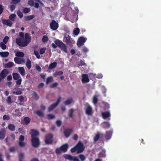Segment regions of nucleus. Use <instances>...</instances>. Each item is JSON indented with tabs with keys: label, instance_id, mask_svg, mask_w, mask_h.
<instances>
[{
	"label": "nucleus",
	"instance_id": "obj_1",
	"mask_svg": "<svg viewBox=\"0 0 161 161\" xmlns=\"http://www.w3.org/2000/svg\"><path fill=\"white\" fill-rule=\"evenodd\" d=\"M31 36L28 33H25V38H18L16 39V44L19 46L25 47L26 46L31 42Z\"/></svg>",
	"mask_w": 161,
	"mask_h": 161
},
{
	"label": "nucleus",
	"instance_id": "obj_2",
	"mask_svg": "<svg viewBox=\"0 0 161 161\" xmlns=\"http://www.w3.org/2000/svg\"><path fill=\"white\" fill-rule=\"evenodd\" d=\"M55 44L53 43L52 46L54 48H56L58 47L61 50L66 53H68L66 45L61 41L57 39L54 41Z\"/></svg>",
	"mask_w": 161,
	"mask_h": 161
},
{
	"label": "nucleus",
	"instance_id": "obj_3",
	"mask_svg": "<svg viewBox=\"0 0 161 161\" xmlns=\"http://www.w3.org/2000/svg\"><path fill=\"white\" fill-rule=\"evenodd\" d=\"M53 135L52 133H49L45 136V142L46 144H51L53 141Z\"/></svg>",
	"mask_w": 161,
	"mask_h": 161
},
{
	"label": "nucleus",
	"instance_id": "obj_4",
	"mask_svg": "<svg viewBox=\"0 0 161 161\" xmlns=\"http://www.w3.org/2000/svg\"><path fill=\"white\" fill-rule=\"evenodd\" d=\"M13 79L15 80H17L16 83L19 86L21 83L22 79L19 74L16 73H13L12 74Z\"/></svg>",
	"mask_w": 161,
	"mask_h": 161
},
{
	"label": "nucleus",
	"instance_id": "obj_5",
	"mask_svg": "<svg viewBox=\"0 0 161 161\" xmlns=\"http://www.w3.org/2000/svg\"><path fill=\"white\" fill-rule=\"evenodd\" d=\"M31 142L32 146L35 148L38 147L40 144V140L38 137L31 138Z\"/></svg>",
	"mask_w": 161,
	"mask_h": 161
},
{
	"label": "nucleus",
	"instance_id": "obj_6",
	"mask_svg": "<svg viewBox=\"0 0 161 161\" xmlns=\"http://www.w3.org/2000/svg\"><path fill=\"white\" fill-rule=\"evenodd\" d=\"M75 147L77 149V153H78L82 152L85 149L83 144L80 142H79Z\"/></svg>",
	"mask_w": 161,
	"mask_h": 161
},
{
	"label": "nucleus",
	"instance_id": "obj_7",
	"mask_svg": "<svg viewBox=\"0 0 161 161\" xmlns=\"http://www.w3.org/2000/svg\"><path fill=\"white\" fill-rule=\"evenodd\" d=\"M63 157L66 159H69L71 161H80L77 156H73L70 155L64 154L63 155Z\"/></svg>",
	"mask_w": 161,
	"mask_h": 161
},
{
	"label": "nucleus",
	"instance_id": "obj_8",
	"mask_svg": "<svg viewBox=\"0 0 161 161\" xmlns=\"http://www.w3.org/2000/svg\"><path fill=\"white\" fill-rule=\"evenodd\" d=\"M61 97H59L57 101V102L54 103L53 104L51 105L48 108V111L49 112H51L52 111L54 108L56 107L58 104L60 103L61 99Z\"/></svg>",
	"mask_w": 161,
	"mask_h": 161
},
{
	"label": "nucleus",
	"instance_id": "obj_9",
	"mask_svg": "<svg viewBox=\"0 0 161 161\" xmlns=\"http://www.w3.org/2000/svg\"><path fill=\"white\" fill-rule=\"evenodd\" d=\"M9 73V71L7 69H3L0 74V81L4 79Z\"/></svg>",
	"mask_w": 161,
	"mask_h": 161
},
{
	"label": "nucleus",
	"instance_id": "obj_10",
	"mask_svg": "<svg viewBox=\"0 0 161 161\" xmlns=\"http://www.w3.org/2000/svg\"><path fill=\"white\" fill-rule=\"evenodd\" d=\"M86 38H84L83 37H80L77 41V45L78 48L84 45L85 42L86 41Z\"/></svg>",
	"mask_w": 161,
	"mask_h": 161
},
{
	"label": "nucleus",
	"instance_id": "obj_11",
	"mask_svg": "<svg viewBox=\"0 0 161 161\" xmlns=\"http://www.w3.org/2000/svg\"><path fill=\"white\" fill-rule=\"evenodd\" d=\"M59 25L55 20H52L50 23V28L53 30L55 31L57 29Z\"/></svg>",
	"mask_w": 161,
	"mask_h": 161
},
{
	"label": "nucleus",
	"instance_id": "obj_12",
	"mask_svg": "<svg viewBox=\"0 0 161 161\" xmlns=\"http://www.w3.org/2000/svg\"><path fill=\"white\" fill-rule=\"evenodd\" d=\"M86 107L85 108L86 114L88 115H91L93 114L92 107L88 104H86Z\"/></svg>",
	"mask_w": 161,
	"mask_h": 161
},
{
	"label": "nucleus",
	"instance_id": "obj_13",
	"mask_svg": "<svg viewBox=\"0 0 161 161\" xmlns=\"http://www.w3.org/2000/svg\"><path fill=\"white\" fill-rule=\"evenodd\" d=\"M24 137L23 135H20L19 138L18 145L20 147H24L26 144L24 142Z\"/></svg>",
	"mask_w": 161,
	"mask_h": 161
},
{
	"label": "nucleus",
	"instance_id": "obj_14",
	"mask_svg": "<svg viewBox=\"0 0 161 161\" xmlns=\"http://www.w3.org/2000/svg\"><path fill=\"white\" fill-rule=\"evenodd\" d=\"M30 133L31 135V138L37 137V136L39 135V133L38 130L33 129L31 130Z\"/></svg>",
	"mask_w": 161,
	"mask_h": 161
},
{
	"label": "nucleus",
	"instance_id": "obj_15",
	"mask_svg": "<svg viewBox=\"0 0 161 161\" xmlns=\"http://www.w3.org/2000/svg\"><path fill=\"white\" fill-rule=\"evenodd\" d=\"M73 131V130L71 129L67 128L65 129L64 131V134L66 138L69 137Z\"/></svg>",
	"mask_w": 161,
	"mask_h": 161
},
{
	"label": "nucleus",
	"instance_id": "obj_16",
	"mask_svg": "<svg viewBox=\"0 0 161 161\" xmlns=\"http://www.w3.org/2000/svg\"><path fill=\"white\" fill-rule=\"evenodd\" d=\"M71 39V37L68 35L67 36H64V42H66V44L69 46L71 47L72 45Z\"/></svg>",
	"mask_w": 161,
	"mask_h": 161
},
{
	"label": "nucleus",
	"instance_id": "obj_17",
	"mask_svg": "<svg viewBox=\"0 0 161 161\" xmlns=\"http://www.w3.org/2000/svg\"><path fill=\"white\" fill-rule=\"evenodd\" d=\"M113 132V130H110L109 131H106L105 137V139L107 140L110 139L111 138Z\"/></svg>",
	"mask_w": 161,
	"mask_h": 161
},
{
	"label": "nucleus",
	"instance_id": "obj_18",
	"mask_svg": "<svg viewBox=\"0 0 161 161\" xmlns=\"http://www.w3.org/2000/svg\"><path fill=\"white\" fill-rule=\"evenodd\" d=\"M82 81L83 83H85L89 82V79L87 74H83L82 75Z\"/></svg>",
	"mask_w": 161,
	"mask_h": 161
},
{
	"label": "nucleus",
	"instance_id": "obj_19",
	"mask_svg": "<svg viewBox=\"0 0 161 161\" xmlns=\"http://www.w3.org/2000/svg\"><path fill=\"white\" fill-rule=\"evenodd\" d=\"M2 22L3 25H6L9 26H11L13 24V23L9 19H3Z\"/></svg>",
	"mask_w": 161,
	"mask_h": 161
},
{
	"label": "nucleus",
	"instance_id": "obj_20",
	"mask_svg": "<svg viewBox=\"0 0 161 161\" xmlns=\"http://www.w3.org/2000/svg\"><path fill=\"white\" fill-rule=\"evenodd\" d=\"M6 131L4 128H2L0 131V139L1 140L3 139L5 137Z\"/></svg>",
	"mask_w": 161,
	"mask_h": 161
},
{
	"label": "nucleus",
	"instance_id": "obj_21",
	"mask_svg": "<svg viewBox=\"0 0 161 161\" xmlns=\"http://www.w3.org/2000/svg\"><path fill=\"white\" fill-rule=\"evenodd\" d=\"M14 60L15 63L19 64L24 63L25 60L23 59H20L19 58L15 57L14 58Z\"/></svg>",
	"mask_w": 161,
	"mask_h": 161
},
{
	"label": "nucleus",
	"instance_id": "obj_22",
	"mask_svg": "<svg viewBox=\"0 0 161 161\" xmlns=\"http://www.w3.org/2000/svg\"><path fill=\"white\" fill-rule=\"evenodd\" d=\"M19 72L22 76L25 75V71L24 67H20L18 68Z\"/></svg>",
	"mask_w": 161,
	"mask_h": 161
},
{
	"label": "nucleus",
	"instance_id": "obj_23",
	"mask_svg": "<svg viewBox=\"0 0 161 161\" xmlns=\"http://www.w3.org/2000/svg\"><path fill=\"white\" fill-rule=\"evenodd\" d=\"M102 127L105 129H108L110 128V125L109 122H104L101 124Z\"/></svg>",
	"mask_w": 161,
	"mask_h": 161
},
{
	"label": "nucleus",
	"instance_id": "obj_24",
	"mask_svg": "<svg viewBox=\"0 0 161 161\" xmlns=\"http://www.w3.org/2000/svg\"><path fill=\"white\" fill-rule=\"evenodd\" d=\"M102 115L103 118L104 119H106L110 116V114L108 112H102Z\"/></svg>",
	"mask_w": 161,
	"mask_h": 161
},
{
	"label": "nucleus",
	"instance_id": "obj_25",
	"mask_svg": "<svg viewBox=\"0 0 161 161\" xmlns=\"http://www.w3.org/2000/svg\"><path fill=\"white\" fill-rule=\"evenodd\" d=\"M60 148L63 152L65 153L67 150L68 148V146L67 144H64L61 146L60 147Z\"/></svg>",
	"mask_w": 161,
	"mask_h": 161
},
{
	"label": "nucleus",
	"instance_id": "obj_26",
	"mask_svg": "<svg viewBox=\"0 0 161 161\" xmlns=\"http://www.w3.org/2000/svg\"><path fill=\"white\" fill-rule=\"evenodd\" d=\"M57 64L56 62H54L50 64L48 67V69H52L55 68L57 66Z\"/></svg>",
	"mask_w": 161,
	"mask_h": 161
},
{
	"label": "nucleus",
	"instance_id": "obj_27",
	"mask_svg": "<svg viewBox=\"0 0 161 161\" xmlns=\"http://www.w3.org/2000/svg\"><path fill=\"white\" fill-rule=\"evenodd\" d=\"M34 17L35 16L33 15L25 16L24 18V19L25 21H27L33 19Z\"/></svg>",
	"mask_w": 161,
	"mask_h": 161
},
{
	"label": "nucleus",
	"instance_id": "obj_28",
	"mask_svg": "<svg viewBox=\"0 0 161 161\" xmlns=\"http://www.w3.org/2000/svg\"><path fill=\"white\" fill-rule=\"evenodd\" d=\"M34 113L41 117H43L44 116V114L43 112L41 110H38L35 111H34Z\"/></svg>",
	"mask_w": 161,
	"mask_h": 161
},
{
	"label": "nucleus",
	"instance_id": "obj_29",
	"mask_svg": "<svg viewBox=\"0 0 161 161\" xmlns=\"http://www.w3.org/2000/svg\"><path fill=\"white\" fill-rule=\"evenodd\" d=\"M26 66L28 69H30L31 67V62L29 59H28L26 61Z\"/></svg>",
	"mask_w": 161,
	"mask_h": 161
},
{
	"label": "nucleus",
	"instance_id": "obj_30",
	"mask_svg": "<svg viewBox=\"0 0 161 161\" xmlns=\"http://www.w3.org/2000/svg\"><path fill=\"white\" fill-rule=\"evenodd\" d=\"M9 54V53L7 51L0 52V55L3 57H7Z\"/></svg>",
	"mask_w": 161,
	"mask_h": 161
},
{
	"label": "nucleus",
	"instance_id": "obj_31",
	"mask_svg": "<svg viewBox=\"0 0 161 161\" xmlns=\"http://www.w3.org/2000/svg\"><path fill=\"white\" fill-rule=\"evenodd\" d=\"M8 129L10 130L14 131L15 130V125L11 124H9L8 125Z\"/></svg>",
	"mask_w": 161,
	"mask_h": 161
},
{
	"label": "nucleus",
	"instance_id": "obj_32",
	"mask_svg": "<svg viewBox=\"0 0 161 161\" xmlns=\"http://www.w3.org/2000/svg\"><path fill=\"white\" fill-rule=\"evenodd\" d=\"M63 74V72L62 71H57L53 73V76L55 77H57L58 75H61Z\"/></svg>",
	"mask_w": 161,
	"mask_h": 161
},
{
	"label": "nucleus",
	"instance_id": "obj_33",
	"mask_svg": "<svg viewBox=\"0 0 161 161\" xmlns=\"http://www.w3.org/2000/svg\"><path fill=\"white\" fill-rule=\"evenodd\" d=\"M73 101V99L72 98H68L66 101L64 102V104L65 105H69Z\"/></svg>",
	"mask_w": 161,
	"mask_h": 161
},
{
	"label": "nucleus",
	"instance_id": "obj_34",
	"mask_svg": "<svg viewBox=\"0 0 161 161\" xmlns=\"http://www.w3.org/2000/svg\"><path fill=\"white\" fill-rule=\"evenodd\" d=\"M22 93V92L20 89H18V90L17 92L14 91L12 92L13 94H16L17 95H20Z\"/></svg>",
	"mask_w": 161,
	"mask_h": 161
},
{
	"label": "nucleus",
	"instance_id": "obj_35",
	"mask_svg": "<svg viewBox=\"0 0 161 161\" xmlns=\"http://www.w3.org/2000/svg\"><path fill=\"white\" fill-rule=\"evenodd\" d=\"M14 65V63L12 62H9L5 64V67L6 68H11Z\"/></svg>",
	"mask_w": 161,
	"mask_h": 161
},
{
	"label": "nucleus",
	"instance_id": "obj_36",
	"mask_svg": "<svg viewBox=\"0 0 161 161\" xmlns=\"http://www.w3.org/2000/svg\"><path fill=\"white\" fill-rule=\"evenodd\" d=\"M24 55V53L21 52H18L15 54V56L17 57H23Z\"/></svg>",
	"mask_w": 161,
	"mask_h": 161
},
{
	"label": "nucleus",
	"instance_id": "obj_37",
	"mask_svg": "<svg viewBox=\"0 0 161 161\" xmlns=\"http://www.w3.org/2000/svg\"><path fill=\"white\" fill-rule=\"evenodd\" d=\"M16 15L14 14H12L10 15L9 18L10 20L12 21H14L15 20V18Z\"/></svg>",
	"mask_w": 161,
	"mask_h": 161
},
{
	"label": "nucleus",
	"instance_id": "obj_38",
	"mask_svg": "<svg viewBox=\"0 0 161 161\" xmlns=\"http://www.w3.org/2000/svg\"><path fill=\"white\" fill-rule=\"evenodd\" d=\"M53 80V78L52 76H50L47 78L46 80V83L47 84L52 82Z\"/></svg>",
	"mask_w": 161,
	"mask_h": 161
},
{
	"label": "nucleus",
	"instance_id": "obj_39",
	"mask_svg": "<svg viewBox=\"0 0 161 161\" xmlns=\"http://www.w3.org/2000/svg\"><path fill=\"white\" fill-rule=\"evenodd\" d=\"M24 120L25 124L27 125L30 121V119L28 117H25L24 119Z\"/></svg>",
	"mask_w": 161,
	"mask_h": 161
},
{
	"label": "nucleus",
	"instance_id": "obj_40",
	"mask_svg": "<svg viewBox=\"0 0 161 161\" xmlns=\"http://www.w3.org/2000/svg\"><path fill=\"white\" fill-rule=\"evenodd\" d=\"M23 11L24 13L27 14L30 12L31 9L28 8H23Z\"/></svg>",
	"mask_w": 161,
	"mask_h": 161
},
{
	"label": "nucleus",
	"instance_id": "obj_41",
	"mask_svg": "<svg viewBox=\"0 0 161 161\" xmlns=\"http://www.w3.org/2000/svg\"><path fill=\"white\" fill-rule=\"evenodd\" d=\"M47 118L48 119H54L55 118V115L51 114H49L47 115Z\"/></svg>",
	"mask_w": 161,
	"mask_h": 161
},
{
	"label": "nucleus",
	"instance_id": "obj_42",
	"mask_svg": "<svg viewBox=\"0 0 161 161\" xmlns=\"http://www.w3.org/2000/svg\"><path fill=\"white\" fill-rule=\"evenodd\" d=\"M21 0H12L10 3L11 4L16 5L17 3L20 2Z\"/></svg>",
	"mask_w": 161,
	"mask_h": 161
},
{
	"label": "nucleus",
	"instance_id": "obj_43",
	"mask_svg": "<svg viewBox=\"0 0 161 161\" xmlns=\"http://www.w3.org/2000/svg\"><path fill=\"white\" fill-rule=\"evenodd\" d=\"M48 40V38L47 36H44L42 38V42H46Z\"/></svg>",
	"mask_w": 161,
	"mask_h": 161
},
{
	"label": "nucleus",
	"instance_id": "obj_44",
	"mask_svg": "<svg viewBox=\"0 0 161 161\" xmlns=\"http://www.w3.org/2000/svg\"><path fill=\"white\" fill-rule=\"evenodd\" d=\"M19 161H22L24 157V154L23 153H21L19 155Z\"/></svg>",
	"mask_w": 161,
	"mask_h": 161
},
{
	"label": "nucleus",
	"instance_id": "obj_45",
	"mask_svg": "<svg viewBox=\"0 0 161 161\" xmlns=\"http://www.w3.org/2000/svg\"><path fill=\"white\" fill-rule=\"evenodd\" d=\"M74 112V110L73 109H71L69 110V116L70 118L73 117V115Z\"/></svg>",
	"mask_w": 161,
	"mask_h": 161
},
{
	"label": "nucleus",
	"instance_id": "obj_46",
	"mask_svg": "<svg viewBox=\"0 0 161 161\" xmlns=\"http://www.w3.org/2000/svg\"><path fill=\"white\" fill-rule=\"evenodd\" d=\"M80 29L78 28H77L75 29L74 30L73 32L75 35H77L80 32Z\"/></svg>",
	"mask_w": 161,
	"mask_h": 161
},
{
	"label": "nucleus",
	"instance_id": "obj_47",
	"mask_svg": "<svg viewBox=\"0 0 161 161\" xmlns=\"http://www.w3.org/2000/svg\"><path fill=\"white\" fill-rule=\"evenodd\" d=\"M100 135L99 134L97 133L94 137V140L95 142H96L99 139Z\"/></svg>",
	"mask_w": 161,
	"mask_h": 161
},
{
	"label": "nucleus",
	"instance_id": "obj_48",
	"mask_svg": "<svg viewBox=\"0 0 161 161\" xmlns=\"http://www.w3.org/2000/svg\"><path fill=\"white\" fill-rule=\"evenodd\" d=\"M82 51L85 53H87L89 51L88 49L85 46L82 47Z\"/></svg>",
	"mask_w": 161,
	"mask_h": 161
},
{
	"label": "nucleus",
	"instance_id": "obj_49",
	"mask_svg": "<svg viewBox=\"0 0 161 161\" xmlns=\"http://www.w3.org/2000/svg\"><path fill=\"white\" fill-rule=\"evenodd\" d=\"M28 4L31 6H33L34 4V1L33 0H29L28 2Z\"/></svg>",
	"mask_w": 161,
	"mask_h": 161
},
{
	"label": "nucleus",
	"instance_id": "obj_50",
	"mask_svg": "<svg viewBox=\"0 0 161 161\" xmlns=\"http://www.w3.org/2000/svg\"><path fill=\"white\" fill-rule=\"evenodd\" d=\"M46 50V47L41 48L40 50V53L41 54H44L45 53Z\"/></svg>",
	"mask_w": 161,
	"mask_h": 161
},
{
	"label": "nucleus",
	"instance_id": "obj_51",
	"mask_svg": "<svg viewBox=\"0 0 161 161\" xmlns=\"http://www.w3.org/2000/svg\"><path fill=\"white\" fill-rule=\"evenodd\" d=\"M62 121L60 120H57L56 122V124L57 125V126L58 127H59L62 124Z\"/></svg>",
	"mask_w": 161,
	"mask_h": 161
},
{
	"label": "nucleus",
	"instance_id": "obj_52",
	"mask_svg": "<svg viewBox=\"0 0 161 161\" xmlns=\"http://www.w3.org/2000/svg\"><path fill=\"white\" fill-rule=\"evenodd\" d=\"M0 46L3 50L5 49L7 47L6 45L3 42H1L0 43Z\"/></svg>",
	"mask_w": 161,
	"mask_h": 161
},
{
	"label": "nucleus",
	"instance_id": "obj_53",
	"mask_svg": "<svg viewBox=\"0 0 161 161\" xmlns=\"http://www.w3.org/2000/svg\"><path fill=\"white\" fill-rule=\"evenodd\" d=\"M62 151L61 150L60 147L56 149L55 150V153L57 154H60L61 153Z\"/></svg>",
	"mask_w": 161,
	"mask_h": 161
},
{
	"label": "nucleus",
	"instance_id": "obj_54",
	"mask_svg": "<svg viewBox=\"0 0 161 161\" xmlns=\"http://www.w3.org/2000/svg\"><path fill=\"white\" fill-rule=\"evenodd\" d=\"M86 64L82 60H80V63L77 65V66L78 67H79L80 66H81L83 65H84Z\"/></svg>",
	"mask_w": 161,
	"mask_h": 161
},
{
	"label": "nucleus",
	"instance_id": "obj_55",
	"mask_svg": "<svg viewBox=\"0 0 161 161\" xmlns=\"http://www.w3.org/2000/svg\"><path fill=\"white\" fill-rule=\"evenodd\" d=\"M16 8V6H15L14 4H12L10 6V10L11 12L13 11Z\"/></svg>",
	"mask_w": 161,
	"mask_h": 161
},
{
	"label": "nucleus",
	"instance_id": "obj_56",
	"mask_svg": "<svg viewBox=\"0 0 161 161\" xmlns=\"http://www.w3.org/2000/svg\"><path fill=\"white\" fill-rule=\"evenodd\" d=\"M18 130L19 132L22 134H24L25 133V131L22 128H19Z\"/></svg>",
	"mask_w": 161,
	"mask_h": 161
},
{
	"label": "nucleus",
	"instance_id": "obj_57",
	"mask_svg": "<svg viewBox=\"0 0 161 161\" xmlns=\"http://www.w3.org/2000/svg\"><path fill=\"white\" fill-rule=\"evenodd\" d=\"M34 53L37 58H40V56L37 51L35 50L34 51Z\"/></svg>",
	"mask_w": 161,
	"mask_h": 161
},
{
	"label": "nucleus",
	"instance_id": "obj_58",
	"mask_svg": "<svg viewBox=\"0 0 161 161\" xmlns=\"http://www.w3.org/2000/svg\"><path fill=\"white\" fill-rule=\"evenodd\" d=\"M79 157L80 158V160H81V161H84L86 159V158H85V156L84 155L82 154H80L79 155Z\"/></svg>",
	"mask_w": 161,
	"mask_h": 161
},
{
	"label": "nucleus",
	"instance_id": "obj_59",
	"mask_svg": "<svg viewBox=\"0 0 161 161\" xmlns=\"http://www.w3.org/2000/svg\"><path fill=\"white\" fill-rule=\"evenodd\" d=\"M8 39H9V37L8 36H5V37L4 38V39H3V42L5 44H6L8 42Z\"/></svg>",
	"mask_w": 161,
	"mask_h": 161
},
{
	"label": "nucleus",
	"instance_id": "obj_60",
	"mask_svg": "<svg viewBox=\"0 0 161 161\" xmlns=\"http://www.w3.org/2000/svg\"><path fill=\"white\" fill-rule=\"evenodd\" d=\"M98 102V99L95 96H94L93 97V103L94 104H97Z\"/></svg>",
	"mask_w": 161,
	"mask_h": 161
},
{
	"label": "nucleus",
	"instance_id": "obj_61",
	"mask_svg": "<svg viewBox=\"0 0 161 161\" xmlns=\"http://www.w3.org/2000/svg\"><path fill=\"white\" fill-rule=\"evenodd\" d=\"M17 14L18 16L20 18H22L23 17V14L19 10H18L17 12Z\"/></svg>",
	"mask_w": 161,
	"mask_h": 161
},
{
	"label": "nucleus",
	"instance_id": "obj_62",
	"mask_svg": "<svg viewBox=\"0 0 161 161\" xmlns=\"http://www.w3.org/2000/svg\"><path fill=\"white\" fill-rule=\"evenodd\" d=\"M16 148L15 147H12L9 148V151L10 152L14 153L16 150Z\"/></svg>",
	"mask_w": 161,
	"mask_h": 161
},
{
	"label": "nucleus",
	"instance_id": "obj_63",
	"mask_svg": "<svg viewBox=\"0 0 161 161\" xmlns=\"http://www.w3.org/2000/svg\"><path fill=\"white\" fill-rule=\"evenodd\" d=\"M6 101L8 104H10L12 103L11 98L10 96H9L7 97Z\"/></svg>",
	"mask_w": 161,
	"mask_h": 161
},
{
	"label": "nucleus",
	"instance_id": "obj_64",
	"mask_svg": "<svg viewBox=\"0 0 161 161\" xmlns=\"http://www.w3.org/2000/svg\"><path fill=\"white\" fill-rule=\"evenodd\" d=\"M3 119L4 120L5 119L9 120L10 119V117L9 116L5 114L3 116Z\"/></svg>",
	"mask_w": 161,
	"mask_h": 161
}]
</instances>
